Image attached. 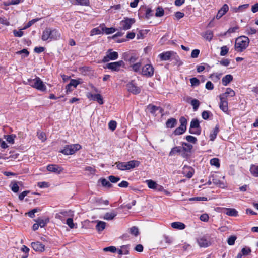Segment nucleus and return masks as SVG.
Segmentation results:
<instances>
[{
  "instance_id": "1",
  "label": "nucleus",
  "mask_w": 258,
  "mask_h": 258,
  "mask_svg": "<svg viewBox=\"0 0 258 258\" xmlns=\"http://www.w3.org/2000/svg\"><path fill=\"white\" fill-rule=\"evenodd\" d=\"M249 38L245 36L238 37L235 42L234 48L238 52H243L248 46L249 44Z\"/></svg>"
},
{
  "instance_id": "2",
  "label": "nucleus",
  "mask_w": 258,
  "mask_h": 258,
  "mask_svg": "<svg viewBox=\"0 0 258 258\" xmlns=\"http://www.w3.org/2000/svg\"><path fill=\"white\" fill-rule=\"evenodd\" d=\"M140 163L137 160H131L126 162H117L115 164L117 169L120 170H128L138 167Z\"/></svg>"
},
{
  "instance_id": "3",
  "label": "nucleus",
  "mask_w": 258,
  "mask_h": 258,
  "mask_svg": "<svg viewBox=\"0 0 258 258\" xmlns=\"http://www.w3.org/2000/svg\"><path fill=\"white\" fill-rule=\"evenodd\" d=\"M28 82L29 85L38 90L45 91L46 90V86L38 77H36L33 79H28Z\"/></svg>"
},
{
  "instance_id": "4",
  "label": "nucleus",
  "mask_w": 258,
  "mask_h": 258,
  "mask_svg": "<svg viewBox=\"0 0 258 258\" xmlns=\"http://www.w3.org/2000/svg\"><path fill=\"white\" fill-rule=\"evenodd\" d=\"M135 22L136 21L134 18L125 17L119 22L118 29L120 30H127L131 28L132 25H133Z\"/></svg>"
},
{
  "instance_id": "5",
  "label": "nucleus",
  "mask_w": 258,
  "mask_h": 258,
  "mask_svg": "<svg viewBox=\"0 0 258 258\" xmlns=\"http://www.w3.org/2000/svg\"><path fill=\"white\" fill-rule=\"evenodd\" d=\"M81 148V146L79 144H71L66 145L60 152L66 155H70L74 154L76 151Z\"/></svg>"
},
{
  "instance_id": "6",
  "label": "nucleus",
  "mask_w": 258,
  "mask_h": 258,
  "mask_svg": "<svg viewBox=\"0 0 258 258\" xmlns=\"http://www.w3.org/2000/svg\"><path fill=\"white\" fill-rule=\"evenodd\" d=\"M189 133L199 135L201 134V130L200 123L197 119H194L191 120L189 130Z\"/></svg>"
},
{
  "instance_id": "7",
  "label": "nucleus",
  "mask_w": 258,
  "mask_h": 258,
  "mask_svg": "<svg viewBox=\"0 0 258 258\" xmlns=\"http://www.w3.org/2000/svg\"><path fill=\"white\" fill-rule=\"evenodd\" d=\"M124 62L122 60L116 62L108 63L106 64L105 68L109 69L112 71L118 72L121 68H124Z\"/></svg>"
},
{
  "instance_id": "8",
  "label": "nucleus",
  "mask_w": 258,
  "mask_h": 258,
  "mask_svg": "<svg viewBox=\"0 0 258 258\" xmlns=\"http://www.w3.org/2000/svg\"><path fill=\"white\" fill-rule=\"evenodd\" d=\"M74 216V212L71 210H62L55 215V218L63 222L66 218Z\"/></svg>"
},
{
  "instance_id": "9",
  "label": "nucleus",
  "mask_w": 258,
  "mask_h": 258,
  "mask_svg": "<svg viewBox=\"0 0 258 258\" xmlns=\"http://www.w3.org/2000/svg\"><path fill=\"white\" fill-rule=\"evenodd\" d=\"M142 75L147 77H151L154 73V68L151 64H147L142 69Z\"/></svg>"
},
{
  "instance_id": "10",
  "label": "nucleus",
  "mask_w": 258,
  "mask_h": 258,
  "mask_svg": "<svg viewBox=\"0 0 258 258\" xmlns=\"http://www.w3.org/2000/svg\"><path fill=\"white\" fill-rule=\"evenodd\" d=\"M118 57V54L116 51H112V50L110 49L108 50L106 52V55L102 59V62H107L110 60H115Z\"/></svg>"
},
{
  "instance_id": "11",
  "label": "nucleus",
  "mask_w": 258,
  "mask_h": 258,
  "mask_svg": "<svg viewBox=\"0 0 258 258\" xmlns=\"http://www.w3.org/2000/svg\"><path fill=\"white\" fill-rule=\"evenodd\" d=\"M197 241L201 247H207L211 245L209 238L207 236H203L198 238Z\"/></svg>"
},
{
  "instance_id": "12",
  "label": "nucleus",
  "mask_w": 258,
  "mask_h": 258,
  "mask_svg": "<svg viewBox=\"0 0 258 258\" xmlns=\"http://www.w3.org/2000/svg\"><path fill=\"white\" fill-rule=\"evenodd\" d=\"M176 53L173 51L164 52L159 54L158 57L162 61H167L174 57Z\"/></svg>"
},
{
  "instance_id": "13",
  "label": "nucleus",
  "mask_w": 258,
  "mask_h": 258,
  "mask_svg": "<svg viewBox=\"0 0 258 258\" xmlns=\"http://www.w3.org/2000/svg\"><path fill=\"white\" fill-rule=\"evenodd\" d=\"M126 87L128 91L134 94H138L141 91L140 88L137 87L133 81L128 83Z\"/></svg>"
},
{
  "instance_id": "14",
  "label": "nucleus",
  "mask_w": 258,
  "mask_h": 258,
  "mask_svg": "<svg viewBox=\"0 0 258 258\" xmlns=\"http://www.w3.org/2000/svg\"><path fill=\"white\" fill-rule=\"evenodd\" d=\"M220 105L219 107L221 110L224 112L228 113V102L226 98H223V97H220Z\"/></svg>"
},
{
  "instance_id": "15",
  "label": "nucleus",
  "mask_w": 258,
  "mask_h": 258,
  "mask_svg": "<svg viewBox=\"0 0 258 258\" xmlns=\"http://www.w3.org/2000/svg\"><path fill=\"white\" fill-rule=\"evenodd\" d=\"M31 246L36 252H42L44 251V245L39 241L32 242Z\"/></svg>"
},
{
  "instance_id": "16",
  "label": "nucleus",
  "mask_w": 258,
  "mask_h": 258,
  "mask_svg": "<svg viewBox=\"0 0 258 258\" xmlns=\"http://www.w3.org/2000/svg\"><path fill=\"white\" fill-rule=\"evenodd\" d=\"M47 169L49 171L53 172L58 174L61 173L63 171L62 168L55 164L48 165L47 166Z\"/></svg>"
},
{
  "instance_id": "17",
  "label": "nucleus",
  "mask_w": 258,
  "mask_h": 258,
  "mask_svg": "<svg viewBox=\"0 0 258 258\" xmlns=\"http://www.w3.org/2000/svg\"><path fill=\"white\" fill-rule=\"evenodd\" d=\"M88 97L94 101H96L99 104H103L104 103L103 98L100 94H93L89 93Z\"/></svg>"
},
{
  "instance_id": "18",
  "label": "nucleus",
  "mask_w": 258,
  "mask_h": 258,
  "mask_svg": "<svg viewBox=\"0 0 258 258\" xmlns=\"http://www.w3.org/2000/svg\"><path fill=\"white\" fill-rule=\"evenodd\" d=\"M229 7L227 4H224L222 7L218 11L216 16L217 19H220L228 11Z\"/></svg>"
},
{
  "instance_id": "19",
  "label": "nucleus",
  "mask_w": 258,
  "mask_h": 258,
  "mask_svg": "<svg viewBox=\"0 0 258 258\" xmlns=\"http://www.w3.org/2000/svg\"><path fill=\"white\" fill-rule=\"evenodd\" d=\"M100 28L103 31V33H105L106 34H110L114 33L116 31V29L113 27L107 28L106 27L104 24H101L100 25Z\"/></svg>"
},
{
  "instance_id": "20",
  "label": "nucleus",
  "mask_w": 258,
  "mask_h": 258,
  "mask_svg": "<svg viewBox=\"0 0 258 258\" xmlns=\"http://www.w3.org/2000/svg\"><path fill=\"white\" fill-rule=\"evenodd\" d=\"M211 178H212L213 183L215 185H218L220 187L224 185V183L220 180L217 175L214 174H212L211 175Z\"/></svg>"
},
{
  "instance_id": "21",
  "label": "nucleus",
  "mask_w": 258,
  "mask_h": 258,
  "mask_svg": "<svg viewBox=\"0 0 258 258\" xmlns=\"http://www.w3.org/2000/svg\"><path fill=\"white\" fill-rule=\"evenodd\" d=\"M235 92L231 88H227L226 89V91L224 93L221 94L220 97H223V98H226L228 96L233 97L235 96Z\"/></svg>"
},
{
  "instance_id": "22",
  "label": "nucleus",
  "mask_w": 258,
  "mask_h": 258,
  "mask_svg": "<svg viewBox=\"0 0 258 258\" xmlns=\"http://www.w3.org/2000/svg\"><path fill=\"white\" fill-rule=\"evenodd\" d=\"M117 215V212L115 211H112L111 212H107L105 213L103 218L106 220H111L114 218V217Z\"/></svg>"
},
{
  "instance_id": "23",
  "label": "nucleus",
  "mask_w": 258,
  "mask_h": 258,
  "mask_svg": "<svg viewBox=\"0 0 258 258\" xmlns=\"http://www.w3.org/2000/svg\"><path fill=\"white\" fill-rule=\"evenodd\" d=\"M177 123V121L176 119L171 118L168 119L166 122V126L167 128H172L175 126Z\"/></svg>"
},
{
  "instance_id": "24",
  "label": "nucleus",
  "mask_w": 258,
  "mask_h": 258,
  "mask_svg": "<svg viewBox=\"0 0 258 258\" xmlns=\"http://www.w3.org/2000/svg\"><path fill=\"white\" fill-rule=\"evenodd\" d=\"M182 145V150L183 151L188 153H191V150L193 148V146L190 144L187 143L186 142H182L181 143Z\"/></svg>"
},
{
  "instance_id": "25",
  "label": "nucleus",
  "mask_w": 258,
  "mask_h": 258,
  "mask_svg": "<svg viewBox=\"0 0 258 258\" xmlns=\"http://www.w3.org/2000/svg\"><path fill=\"white\" fill-rule=\"evenodd\" d=\"M70 2L73 5H80L82 6H88L89 0H70Z\"/></svg>"
},
{
  "instance_id": "26",
  "label": "nucleus",
  "mask_w": 258,
  "mask_h": 258,
  "mask_svg": "<svg viewBox=\"0 0 258 258\" xmlns=\"http://www.w3.org/2000/svg\"><path fill=\"white\" fill-rule=\"evenodd\" d=\"M171 227L174 229L182 230L185 228V225L182 222H174L171 223Z\"/></svg>"
},
{
  "instance_id": "27",
  "label": "nucleus",
  "mask_w": 258,
  "mask_h": 258,
  "mask_svg": "<svg viewBox=\"0 0 258 258\" xmlns=\"http://www.w3.org/2000/svg\"><path fill=\"white\" fill-rule=\"evenodd\" d=\"M49 39H51L50 29L47 28L43 32L42 39L43 41H46Z\"/></svg>"
},
{
  "instance_id": "28",
  "label": "nucleus",
  "mask_w": 258,
  "mask_h": 258,
  "mask_svg": "<svg viewBox=\"0 0 258 258\" xmlns=\"http://www.w3.org/2000/svg\"><path fill=\"white\" fill-rule=\"evenodd\" d=\"M97 223L96 229L98 231H102L105 228L106 223L105 222L97 221Z\"/></svg>"
},
{
  "instance_id": "29",
  "label": "nucleus",
  "mask_w": 258,
  "mask_h": 258,
  "mask_svg": "<svg viewBox=\"0 0 258 258\" xmlns=\"http://www.w3.org/2000/svg\"><path fill=\"white\" fill-rule=\"evenodd\" d=\"M127 54L125 53L124 56V60L128 61L131 65L134 64L138 58L136 55H132L128 58H127Z\"/></svg>"
},
{
  "instance_id": "30",
  "label": "nucleus",
  "mask_w": 258,
  "mask_h": 258,
  "mask_svg": "<svg viewBox=\"0 0 258 258\" xmlns=\"http://www.w3.org/2000/svg\"><path fill=\"white\" fill-rule=\"evenodd\" d=\"M233 80L231 75H227L222 79V83L224 86H227Z\"/></svg>"
},
{
  "instance_id": "31",
  "label": "nucleus",
  "mask_w": 258,
  "mask_h": 258,
  "mask_svg": "<svg viewBox=\"0 0 258 258\" xmlns=\"http://www.w3.org/2000/svg\"><path fill=\"white\" fill-rule=\"evenodd\" d=\"M225 214L230 216L236 217L238 216V212L236 209L233 208H227Z\"/></svg>"
},
{
  "instance_id": "32",
  "label": "nucleus",
  "mask_w": 258,
  "mask_h": 258,
  "mask_svg": "<svg viewBox=\"0 0 258 258\" xmlns=\"http://www.w3.org/2000/svg\"><path fill=\"white\" fill-rule=\"evenodd\" d=\"M249 7V4H244L242 5H240L238 7L232 8V11L235 13L239 12H242L246 9H247Z\"/></svg>"
},
{
  "instance_id": "33",
  "label": "nucleus",
  "mask_w": 258,
  "mask_h": 258,
  "mask_svg": "<svg viewBox=\"0 0 258 258\" xmlns=\"http://www.w3.org/2000/svg\"><path fill=\"white\" fill-rule=\"evenodd\" d=\"M35 221L39 224L40 227H44L49 222V219L48 218L45 219L38 218L35 220Z\"/></svg>"
},
{
  "instance_id": "34",
  "label": "nucleus",
  "mask_w": 258,
  "mask_h": 258,
  "mask_svg": "<svg viewBox=\"0 0 258 258\" xmlns=\"http://www.w3.org/2000/svg\"><path fill=\"white\" fill-rule=\"evenodd\" d=\"M219 126L217 125L214 130L212 131L210 135V140L214 141L217 137L218 133H219Z\"/></svg>"
},
{
  "instance_id": "35",
  "label": "nucleus",
  "mask_w": 258,
  "mask_h": 258,
  "mask_svg": "<svg viewBox=\"0 0 258 258\" xmlns=\"http://www.w3.org/2000/svg\"><path fill=\"white\" fill-rule=\"evenodd\" d=\"M182 148L180 146H176L171 149L170 152L169 153V156H172L175 155L176 153H180L181 152Z\"/></svg>"
},
{
  "instance_id": "36",
  "label": "nucleus",
  "mask_w": 258,
  "mask_h": 258,
  "mask_svg": "<svg viewBox=\"0 0 258 258\" xmlns=\"http://www.w3.org/2000/svg\"><path fill=\"white\" fill-rule=\"evenodd\" d=\"M51 40H56L60 36V33L56 29H50Z\"/></svg>"
},
{
  "instance_id": "37",
  "label": "nucleus",
  "mask_w": 258,
  "mask_h": 258,
  "mask_svg": "<svg viewBox=\"0 0 258 258\" xmlns=\"http://www.w3.org/2000/svg\"><path fill=\"white\" fill-rule=\"evenodd\" d=\"M99 181L103 187L110 188L112 186V185L110 183V182L105 178H101L100 179Z\"/></svg>"
},
{
  "instance_id": "38",
  "label": "nucleus",
  "mask_w": 258,
  "mask_h": 258,
  "mask_svg": "<svg viewBox=\"0 0 258 258\" xmlns=\"http://www.w3.org/2000/svg\"><path fill=\"white\" fill-rule=\"evenodd\" d=\"M186 130V127H183L181 126H179V127H177L174 131V134L175 135H180L183 134Z\"/></svg>"
},
{
  "instance_id": "39",
  "label": "nucleus",
  "mask_w": 258,
  "mask_h": 258,
  "mask_svg": "<svg viewBox=\"0 0 258 258\" xmlns=\"http://www.w3.org/2000/svg\"><path fill=\"white\" fill-rule=\"evenodd\" d=\"M147 109L152 114H155L157 111L161 110L160 107L151 104L148 106Z\"/></svg>"
},
{
  "instance_id": "40",
  "label": "nucleus",
  "mask_w": 258,
  "mask_h": 258,
  "mask_svg": "<svg viewBox=\"0 0 258 258\" xmlns=\"http://www.w3.org/2000/svg\"><path fill=\"white\" fill-rule=\"evenodd\" d=\"M16 136L14 134H11L9 135H5V139L6 140V141L10 143V144H14V140L16 138Z\"/></svg>"
},
{
  "instance_id": "41",
  "label": "nucleus",
  "mask_w": 258,
  "mask_h": 258,
  "mask_svg": "<svg viewBox=\"0 0 258 258\" xmlns=\"http://www.w3.org/2000/svg\"><path fill=\"white\" fill-rule=\"evenodd\" d=\"M146 182L147 183L148 187L153 189H155L158 184L155 181L152 180H147Z\"/></svg>"
},
{
  "instance_id": "42",
  "label": "nucleus",
  "mask_w": 258,
  "mask_h": 258,
  "mask_svg": "<svg viewBox=\"0 0 258 258\" xmlns=\"http://www.w3.org/2000/svg\"><path fill=\"white\" fill-rule=\"evenodd\" d=\"M73 217H71L70 218H68L66 220V224L71 229L76 228L75 224L73 222Z\"/></svg>"
},
{
  "instance_id": "43",
  "label": "nucleus",
  "mask_w": 258,
  "mask_h": 258,
  "mask_svg": "<svg viewBox=\"0 0 258 258\" xmlns=\"http://www.w3.org/2000/svg\"><path fill=\"white\" fill-rule=\"evenodd\" d=\"M251 173L255 177H258V166L252 165L250 168Z\"/></svg>"
},
{
  "instance_id": "44",
  "label": "nucleus",
  "mask_w": 258,
  "mask_h": 258,
  "mask_svg": "<svg viewBox=\"0 0 258 258\" xmlns=\"http://www.w3.org/2000/svg\"><path fill=\"white\" fill-rule=\"evenodd\" d=\"M213 37V33L212 31L210 30L207 31L204 35V37L205 39L210 41L212 40V38Z\"/></svg>"
},
{
  "instance_id": "45",
  "label": "nucleus",
  "mask_w": 258,
  "mask_h": 258,
  "mask_svg": "<svg viewBox=\"0 0 258 258\" xmlns=\"http://www.w3.org/2000/svg\"><path fill=\"white\" fill-rule=\"evenodd\" d=\"M90 33H91L90 35L93 36L95 35L100 34L103 33V31L101 30V28H100V26H99L98 27L95 28L93 29L91 31Z\"/></svg>"
},
{
  "instance_id": "46",
  "label": "nucleus",
  "mask_w": 258,
  "mask_h": 258,
  "mask_svg": "<svg viewBox=\"0 0 258 258\" xmlns=\"http://www.w3.org/2000/svg\"><path fill=\"white\" fill-rule=\"evenodd\" d=\"M10 186H11V190L14 192H17L18 191H19V187L18 186V183L16 182H12L11 184H10Z\"/></svg>"
},
{
  "instance_id": "47",
  "label": "nucleus",
  "mask_w": 258,
  "mask_h": 258,
  "mask_svg": "<svg viewBox=\"0 0 258 258\" xmlns=\"http://www.w3.org/2000/svg\"><path fill=\"white\" fill-rule=\"evenodd\" d=\"M221 74L217 73H213L210 75L209 78L214 82H216L218 81L220 78Z\"/></svg>"
},
{
  "instance_id": "48",
  "label": "nucleus",
  "mask_w": 258,
  "mask_h": 258,
  "mask_svg": "<svg viewBox=\"0 0 258 258\" xmlns=\"http://www.w3.org/2000/svg\"><path fill=\"white\" fill-rule=\"evenodd\" d=\"M132 70L135 72H138L140 71L141 67V62H137L136 63H134L130 66Z\"/></svg>"
},
{
  "instance_id": "49",
  "label": "nucleus",
  "mask_w": 258,
  "mask_h": 258,
  "mask_svg": "<svg viewBox=\"0 0 258 258\" xmlns=\"http://www.w3.org/2000/svg\"><path fill=\"white\" fill-rule=\"evenodd\" d=\"M191 104L193 107L194 111H197L199 106L200 102L197 99H194L191 101Z\"/></svg>"
},
{
  "instance_id": "50",
  "label": "nucleus",
  "mask_w": 258,
  "mask_h": 258,
  "mask_svg": "<svg viewBox=\"0 0 258 258\" xmlns=\"http://www.w3.org/2000/svg\"><path fill=\"white\" fill-rule=\"evenodd\" d=\"M185 139L189 143H192V144H196L197 142V139L192 136L188 135L185 137Z\"/></svg>"
},
{
  "instance_id": "51",
  "label": "nucleus",
  "mask_w": 258,
  "mask_h": 258,
  "mask_svg": "<svg viewBox=\"0 0 258 258\" xmlns=\"http://www.w3.org/2000/svg\"><path fill=\"white\" fill-rule=\"evenodd\" d=\"M80 83V81L79 80L72 79L70 81V83L68 84V87H71L73 86L74 88H76Z\"/></svg>"
},
{
  "instance_id": "52",
  "label": "nucleus",
  "mask_w": 258,
  "mask_h": 258,
  "mask_svg": "<svg viewBox=\"0 0 258 258\" xmlns=\"http://www.w3.org/2000/svg\"><path fill=\"white\" fill-rule=\"evenodd\" d=\"M210 162L211 165L215 166L216 167H220L219 160L218 158H214L210 160Z\"/></svg>"
},
{
  "instance_id": "53",
  "label": "nucleus",
  "mask_w": 258,
  "mask_h": 258,
  "mask_svg": "<svg viewBox=\"0 0 258 258\" xmlns=\"http://www.w3.org/2000/svg\"><path fill=\"white\" fill-rule=\"evenodd\" d=\"M164 11L162 8L158 7L156 9V12L155 13L156 17H162L164 15Z\"/></svg>"
},
{
  "instance_id": "54",
  "label": "nucleus",
  "mask_w": 258,
  "mask_h": 258,
  "mask_svg": "<svg viewBox=\"0 0 258 258\" xmlns=\"http://www.w3.org/2000/svg\"><path fill=\"white\" fill-rule=\"evenodd\" d=\"M17 54H22V57H26L28 56L29 52L26 49H23L20 51L16 52Z\"/></svg>"
},
{
  "instance_id": "55",
  "label": "nucleus",
  "mask_w": 258,
  "mask_h": 258,
  "mask_svg": "<svg viewBox=\"0 0 258 258\" xmlns=\"http://www.w3.org/2000/svg\"><path fill=\"white\" fill-rule=\"evenodd\" d=\"M153 16V11L151 8H147L146 10L145 17L146 19H149Z\"/></svg>"
},
{
  "instance_id": "56",
  "label": "nucleus",
  "mask_w": 258,
  "mask_h": 258,
  "mask_svg": "<svg viewBox=\"0 0 258 258\" xmlns=\"http://www.w3.org/2000/svg\"><path fill=\"white\" fill-rule=\"evenodd\" d=\"M238 29V26H235L234 27L230 28L226 32L224 33V35L225 36L227 34H230L231 33H234Z\"/></svg>"
},
{
  "instance_id": "57",
  "label": "nucleus",
  "mask_w": 258,
  "mask_h": 258,
  "mask_svg": "<svg viewBox=\"0 0 258 258\" xmlns=\"http://www.w3.org/2000/svg\"><path fill=\"white\" fill-rule=\"evenodd\" d=\"M103 251L105 252H111L112 253H114L117 251V249L115 246H111L109 247H107L103 248Z\"/></svg>"
},
{
  "instance_id": "58",
  "label": "nucleus",
  "mask_w": 258,
  "mask_h": 258,
  "mask_svg": "<svg viewBox=\"0 0 258 258\" xmlns=\"http://www.w3.org/2000/svg\"><path fill=\"white\" fill-rule=\"evenodd\" d=\"M229 49L226 46H223L221 48L220 55L225 56L228 52Z\"/></svg>"
},
{
  "instance_id": "59",
  "label": "nucleus",
  "mask_w": 258,
  "mask_h": 258,
  "mask_svg": "<svg viewBox=\"0 0 258 258\" xmlns=\"http://www.w3.org/2000/svg\"><path fill=\"white\" fill-rule=\"evenodd\" d=\"M190 82L192 86H198L200 84V81L195 77L190 79Z\"/></svg>"
},
{
  "instance_id": "60",
  "label": "nucleus",
  "mask_w": 258,
  "mask_h": 258,
  "mask_svg": "<svg viewBox=\"0 0 258 258\" xmlns=\"http://www.w3.org/2000/svg\"><path fill=\"white\" fill-rule=\"evenodd\" d=\"M108 179L109 180V181L111 182L115 183H116L118 181H119L120 179L118 177H116V176H114L113 175H110V176H108Z\"/></svg>"
},
{
  "instance_id": "61",
  "label": "nucleus",
  "mask_w": 258,
  "mask_h": 258,
  "mask_svg": "<svg viewBox=\"0 0 258 258\" xmlns=\"http://www.w3.org/2000/svg\"><path fill=\"white\" fill-rule=\"evenodd\" d=\"M236 239L235 236H231L227 240V243L229 245H233L235 243V241Z\"/></svg>"
},
{
  "instance_id": "62",
  "label": "nucleus",
  "mask_w": 258,
  "mask_h": 258,
  "mask_svg": "<svg viewBox=\"0 0 258 258\" xmlns=\"http://www.w3.org/2000/svg\"><path fill=\"white\" fill-rule=\"evenodd\" d=\"M108 126L109 129L113 131L116 127V122L115 121L111 120L108 123Z\"/></svg>"
},
{
  "instance_id": "63",
  "label": "nucleus",
  "mask_w": 258,
  "mask_h": 258,
  "mask_svg": "<svg viewBox=\"0 0 258 258\" xmlns=\"http://www.w3.org/2000/svg\"><path fill=\"white\" fill-rule=\"evenodd\" d=\"M37 136L38 138L42 141V142H44L46 140V137L45 134L44 132H37Z\"/></svg>"
},
{
  "instance_id": "64",
  "label": "nucleus",
  "mask_w": 258,
  "mask_h": 258,
  "mask_svg": "<svg viewBox=\"0 0 258 258\" xmlns=\"http://www.w3.org/2000/svg\"><path fill=\"white\" fill-rule=\"evenodd\" d=\"M130 233L134 236H137L139 233L138 229L136 227H132L130 229Z\"/></svg>"
}]
</instances>
